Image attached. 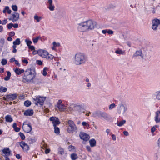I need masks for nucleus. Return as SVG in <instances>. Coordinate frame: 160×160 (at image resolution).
Masks as SVG:
<instances>
[{"label": "nucleus", "instance_id": "1", "mask_svg": "<svg viewBox=\"0 0 160 160\" xmlns=\"http://www.w3.org/2000/svg\"><path fill=\"white\" fill-rule=\"evenodd\" d=\"M97 25L96 22L89 20L78 23V29L80 32H88L93 30L96 27Z\"/></svg>", "mask_w": 160, "mask_h": 160}, {"label": "nucleus", "instance_id": "2", "mask_svg": "<svg viewBox=\"0 0 160 160\" xmlns=\"http://www.w3.org/2000/svg\"><path fill=\"white\" fill-rule=\"evenodd\" d=\"M35 71L33 68L27 69L24 73L23 77V81L24 82H30L33 80L35 77Z\"/></svg>", "mask_w": 160, "mask_h": 160}, {"label": "nucleus", "instance_id": "3", "mask_svg": "<svg viewBox=\"0 0 160 160\" xmlns=\"http://www.w3.org/2000/svg\"><path fill=\"white\" fill-rule=\"evenodd\" d=\"M87 61V57L83 53H78L75 56L74 63L77 65L84 64Z\"/></svg>", "mask_w": 160, "mask_h": 160}, {"label": "nucleus", "instance_id": "4", "mask_svg": "<svg viewBox=\"0 0 160 160\" xmlns=\"http://www.w3.org/2000/svg\"><path fill=\"white\" fill-rule=\"evenodd\" d=\"M92 116L94 117L97 116L99 118L107 121H110L112 119V118L110 115L104 112L101 111H97L93 112Z\"/></svg>", "mask_w": 160, "mask_h": 160}, {"label": "nucleus", "instance_id": "5", "mask_svg": "<svg viewBox=\"0 0 160 160\" xmlns=\"http://www.w3.org/2000/svg\"><path fill=\"white\" fill-rule=\"evenodd\" d=\"M67 123L68 125L67 129V132L70 133H72L74 132H76L77 128L74 122L72 120H69Z\"/></svg>", "mask_w": 160, "mask_h": 160}, {"label": "nucleus", "instance_id": "6", "mask_svg": "<svg viewBox=\"0 0 160 160\" xmlns=\"http://www.w3.org/2000/svg\"><path fill=\"white\" fill-rule=\"evenodd\" d=\"M128 110L126 105L122 103L118 104L117 108L118 112L119 114H123Z\"/></svg>", "mask_w": 160, "mask_h": 160}, {"label": "nucleus", "instance_id": "7", "mask_svg": "<svg viewBox=\"0 0 160 160\" xmlns=\"http://www.w3.org/2000/svg\"><path fill=\"white\" fill-rule=\"evenodd\" d=\"M46 99V97H41L38 96L36 98H34L33 100L35 101V103L36 105H38V104L42 106L44 103V102Z\"/></svg>", "mask_w": 160, "mask_h": 160}, {"label": "nucleus", "instance_id": "8", "mask_svg": "<svg viewBox=\"0 0 160 160\" xmlns=\"http://www.w3.org/2000/svg\"><path fill=\"white\" fill-rule=\"evenodd\" d=\"M152 28L154 30H156L158 26L160 24V20L156 18H155L152 20Z\"/></svg>", "mask_w": 160, "mask_h": 160}, {"label": "nucleus", "instance_id": "9", "mask_svg": "<svg viewBox=\"0 0 160 160\" xmlns=\"http://www.w3.org/2000/svg\"><path fill=\"white\" fill-rule=\"evenodd\" d=\"M22 128L24 132L27 133L30 132L32 129V126L30 124H23Z\"/></svg>", "mask_w": 160, "mask_h": 160}, {"label": "nucleus", "instance_id": "10", "mask_svg": "<svg viewBox=\"0 0 160 160\" xmlns=\"http://www.w3.org/2000/svg\"><path fill=\"white\" fill-rule=\"evenodd\" d=\"M19 18V14L18 13H13L12 16L9 18V20H12L13 22L17 21Z\"/></svg>", "mask_w": 160, "mask_h": 160}, {"label": "nucleus", "instance_id": "11", "mask_svg": "<svg viewBox=\"0 0 160 160\" xmlns=\"http://www.w3.org/2000/svg\"><path fill=\"white\" fill-rule=\"evenodd\" d=\"M84 109V105L82 104L81 105H75L73 108V110L75 111L80 113L82 110Z\"/></svg>", "mask_w": 160, "mask_h": 160}, {"label": "nucleus", "instance_id": "12", "mask_svg": "<svg viewBox=\"0 0 160 160\" xmlns=\"http://www.w3.org/2000/svg\"><path fill=\"white\" fill-rule=\"evenodd\" d=\"M79 137L81 139L85 141H88L89 138V136L88 135L82 132H80Z\"/></svg>", "mask_w": 160, "mask_h": 160}, {"label": "nucleus", "instance_id": "13", "mask_svg": "<svg viewBox=\"0 0 160 160\" xmlns=\"http://www.w3.org/2000/svg\"><path fill=\"white\" fill-rule=\"evenodd\" d=\"M49 120L50 121L52 122L53 126H56L57 125L59 124L60 123L59 119L56 117H51Z\"/></svg>", "mask_w": 160, "mask_h": 160}, {"label": "nucleus", "instance_id": "14", "mask_svg": "<svg viewBox=\"0 0 160 160\" xmlns=\"http://www.w3.org/2000/svg\"><path fill=\"white\" fill-rule=\"evenodd\" d=\"M18 143L19 144L20 147L24 151H27L29 149V146L23 141H22L19 143L18 142Z\"/></svg>", "mask_w": 160, "mask_h": 160}, {"label": "nucleus", "instance_id": "15", "mask_svg": "<svg viewBox=\"0 0 160 160\" xmlns=\"http://www.w3.org/2000/svg\"><path fill=\"white\" fill-rule=\"evenodd\" d=\"M152 98L154 100H160V90L155 92L152 96Z\"/></svg>", "mask_w": 160, "mask_h": 160}, {"label": "nucleus", "instance_id": "16", "mask_svg": "<svg viewBox=\"0 0 160 160\" xmlns=\"http://www.w3.org/2000/svg\"><path fill=\"white\" fill-rule=\"evenodd\" d=\"M38 52L39 56L45 58L48 54V52L46 50L41 49L38 50Z\"/></svg>", "mask_w": 160, "mask_h": 160}, {"label": "nucleus", "instance_id": "17", "mask_svg": "<svg viewBox=\"0 0 160 160\" xmlns=\"http://www.w3.org/2000/svg\"><path fill=\"white\" fill-rule=\"evenodd\" d=\"M17 96L16 94H13L11 95H8L6 96V99L8 101L14 100L17 97Z\"/></svg>", "mask_w": 160, "mask_h": 160}, {"label": "nucleus", "instance_id": "18", "mask_svg": "<svg viewBox=\"0 0 160 160\" xmlns=\"http://www.w3.org/2000/svg\"><path fill=\"white\" fill-rule=\"evenodd\" d=\"M140 56L142 58H143V55L142 53V50H139L136 51L133 55V57Z\"/></svg>", "mask_w": 160, "mask_h": 160}, {"label": "nucleus", "instance_id": "19", "mask_svg": "<svg viewBox=\"0 0 160 160\" xmlns=\"http://www.w3.org/2000/svg\"><path fill=\"white\" fill-rule=\"evenodd\" d=\"M33 113L32 109H28L25 111L23 114L25 116H32L33 115Z\"/></svg>", "mask_w": 160, "mask_h": 160}, {"label": "nucleus", "instance_id": "20", "mask_svg": "<svg viewBox=\"0 0 160 160\" xmlns=\"http://www.w3.org/2000/svg\"><path fill=\"white\" fill-rule=\"evenodd\" d=\"M155 120L157 123L160 122V114L158 111H157L155 112Z\"/></svg>", "mask_w": 160, "mask_h": 160}, {"label": "nucleus", "instance_id": "21", "mask_svg": "<svg viewBox=\"0 0 160 160\" xmlns=\"http://www.w3.org/2000/svg\"><path fill=\"white\" fill-rule=\"evenodd\" d=\"M10 152L11 151L8 148H5L2 150L3 153L5 154V156H8L10 155Z\"/></svg>", "mask_w": 160, "mask_h": 160}, {"label": "nucleus", "instance_id": "22", "mask_svg": "<svg viewBox=\"0 0 160 160\" xmlns=\"http://www.w3.org/2000/svg\"><path fill=\"white\" fill-rule=\"evenodd\" d=\"M89 142L91 147H94L96 145V142L94 139H92L90 140Z\"/></svg>", "mask_w": 160, "mask_h": 160}, {"label": "nucleus", "instance_id": "23", "mask_svg": "<svg viewBox=\"0 0 160 160\" xmlns=\"http://www.w3.org/2000/svg\"><path fill=\"white\" fill-rule=\"evenodd\" d=\"M14 71L17 74L20 75L24 72V70L23 69L21 70L19 68H16L14 70Z\"/></svg>", "mask_w": 160, "mask_h": 160}, {"label": "nucleus", "instance_id": "24", "mask_svg": "<svg viewBox=\"0 0 160 160\" xmlns=\"http://www.w3.org/2000/svg\"><path fill=\"white\" fill-rule=\"evenodd\" d=\"M5 119L6 121L8 122H12L13 121L12 118L11 117V115H6L5 117Z\"/></svg>", "mask_w": 160, "mask_h": 160}, {"label": "nucleus", "instance_id": "25", "mask_svg": "<svg viewBox=\"0 0 160 160\" xmlns=\"http://www.w3.org/2000/svg\"><path fill=\"white\" fill-rule=\"evenodd\" d=\"M7 76L4 78V80L6 81H8L10 79L11 76V73L10 72L8 71L7 72Z\"/></svg>", "mask_w": 160, "mask_h": 160}, {"label": "nucleus", "instance_id": "26", "mask_svg": "<svg viewBox=\"0 0 160 160\" xmlns=\"http://www.w3.org/2000/svg\"><path fill=\"white\" fill-rule=\"evenodd\" d=\"M65 106L64 104H62L57 106L58 108L61 111H64L65 110Z\"/></svg>", "mask_w": 160, "mask_h": 160}, {"label": "nucleus", "instance_id": "27", "mask_svg": "<svg viewBox=\"0 0 160 160\" xmlns=\"http://www.w3.org/2000/svg\"><path fill=\"white\" fill-rule=\"evenodd\" d=\"M54 58V56L52 55L49 54L48 52V54L46 55V57L45 58H46L47 60H52Z\"/></svg>", "mask_w": 160, "mask_h": 160}, {"label": "nucleus", "instance_id": "28", "mask_svg": "<svg viewBox=\"0 0 160 160\" xmlns=\"http://www.w3.org/2000/svg\"><path fill=\"white\" fill-rule=\"evenodd\" d=\"M115 53L117 54L123 55L124 54L125 52L122 50L118 48L115 51Z\"/></svg>", "mask_w": 160, "mask_h": 160}, {"label": "nucleus", "instance_id": "29", "mask_svg": "<svg viewBox=\"0 0 160 160\" xmlns=\"http://www.w3.org/2000/svg\"><path fill=\"white\" fill-rule=\"evenodd\" d=\"M126 122V121L125 120H123L120 122H117L116 124L118 126L121 127Z\"/></svg>", "mask_w": 160, "mask_h": 160}, {"label": "nucleus", "instance_id": "30", "mask_svg": "<svg viewBox=\"0 0 160 160\" xmlns=\"http://www.w3.org/2000/svg\"><path fill=\"white\" fill-rule=\"evenodd\" d=\"M58 153L61 154L63 155L64 153V149L61 147H59L58 149Z\"/></svg>", "mask_w": 160, "mask_h": 160}, {"label": "nucleus", "instance_id": "31", "mask_svg": "<svg viewBox=\"0 0 160 160\" xmlns=\"http://www.w3.org/2000/svg\"><path fill=\"white\" fill-rule=\"evenodd\" d=\"M21 43L20 39L19 38H17L15 41H14L13 42V44L15 45H19Z\"/></svg>", "mask_w": 160, "mask_h": 160}, {"label": "nucleus", "instance_id": "32", "mask_svg": "<svg viewBox=\"0 0 160 160\" xmlns=\"http://www.w3.org/2000/svg\"><path fill=\"white\" fill-rule=\"evenodd\" d=\"M71 158L72 160H75L78 157L77 154L73 153L71 155Z\"/></svg>", "mask_w": 160, "mask_h": 160}, {"label": "nucleus", "instance_id": "33", "mask_svg": "<svg viewBox=\"0 0 160 160\" xmlns=\"http://www.w3.org/2000/svg\"><path fill=\"white\" fill-rule=\"evenodd\" d=\"M31 102L29 100H27L25 101L24 102V105L27 107L31 105Z\"/></svg>", "mask_w": 160, "mask_h": 160}, {"label": "nucleus", "instance_id": "34", "mask_svg": "<svg viewBox=\"0 0 160 160\" xmlns=\"http://www.w3.org/2000/svg\"><path fill=\"white\" fill-rule=\"evenodd\" d=\"M34 18L35 20H37L38 22H40V20L42 19V17H39L37 15H35L34 17Z\"/></svg>", "mask_w": 160, "mask_h": 160}, {"label": "nucleus", "instance_id": "35", "mask_svg": "<svg viewBox=\"0 0 160 160\" xmlns=\"http://www.w3.org/2000/svg\"><path fill=\"white\" fill-rule=\"evenodd\" d=\"M7 91V88L6 87H3V86H1L0 87V92H5Z\"/></svg>", "mask_w": 160, "mask_h": 160}, {"label": "nucleus", "instance_id": "36", "mask_svg": "<svg viewBox=\"0 0 160 160\" xmlns=\"http://www.w3.org/2000/svg\"><path fill=\"white\" fill-rule=\"evenodd\" d=\"M54 132L57 134H58L60 132L59 128L56 126H54Z\"/></svg>", "mask_w": 160, "mask_h": 160}, {"label": "nucleus", "instance_id": "37", "mask_svg": "<svg viewBox=\"0 0 160 160\" xmlns=\"http://www.w3.org/2000/svg\"><path fill=\"white\" fill-rule=\"evenodd\" d=\"M19 134L22 140H23L25 139V137L23 133L21 132H20L19 133Z\"/></svg>", "mask_w": 160, "mask_h": 160}, {"label": "nucleus", "instance_id": "38", "mask_svg": "<svg viewBox=\"0 0 160 160\" xmlns=\"http://www.w3.org/2000/svg\"><path fill=\"white\" fill-rule=\"evenodd\" d=\"M25 42L26 43L27 45L28 46H30L32 43V42L31 41L27 39L25 40Z\"/></svg>", "mask_w": 160, "mask_h": 160}, {"label": "nucleus", "instance_id": "39", "mask_svg": "<svg viewBox=\"0 0 160 160\" xmlns=\"http://www.w3.org/2000/svg\"><path fill=\"white\" fill-rule=\"evenodd\" d=\"M54 6L52 5V4L49 5L48 6V8L51 11H53L54 9Z\"/></svg>", "mask_w": 160, "mask_h": 160}, {"label": "nucleus", "instance_id": "40", "mask_svg": "<svg viewBox=\"0 0 160 160\" xmlns=\"http://www.w3.org/2000/svg\"><path fill=\"white\" fill-rule=\"evenodd\" d=\"M116 105L114 103H112L109 105L108 108L109 110H111L115 108Z\"/></svg>", "mask_w": 160, "mask_h": 160}, {"label": "nucleus", "instance_id": "41", "mask_svg": "<svg viewBox=\"0 0 160 160\" xmlns=\"http://www.w3.org/2000/svg\"><path fill=\"white\" fill-rule=\"evenodd\" d=\"M7 60L5 59H2L1 61V63L3 65H5L7 64Z\"/></svg>", "mask_w": 160, "mask_h": 160}, {"label": "nucleus", "instance_id": "42", "mask_svg": "<svg viewBox=\"0 0 160 160\" xmlns=\"http://www.w3.org/2000/svg\"><path fill=\"white\" fill-rule=\"evenodd\" d=\"M12 9L14 11H16L18 10V7L16 5H13L12 6Z\"/></svg>", "mask_w": 160, "mask_h": 160}, {"label": "nucleus", "instance_id": "43", "mask_svg": "<svg viewBox=\"0 0 160 160\" xmlns=\"http://www.w3.org/2000/svg\"><path fill=\"white\" fill-rule=\"evenodd\" d=\"M48 69L47 68H45L43 70L42 72V74L43 76H45L47 75V72H46V70Z\"/></svg>", "mask_w": 160, "mask_h": 160}, {"label": "nucleus", "instance_id": "44", "mask_svg": "<svg viewBox=\"0 0 160 160\" xmlns=\"http://www.w3.org/2000/svg\"><path fill=\"white\" fill-rule=\"evenodd\" d=\"M52 44L54 47L59 46L60 44L59 43H56L55 42H53Z\"/></svg>", "mask_w": 160, "mask_h": 160}, {"label": "nucleus", "instance_id": "45", "mask_svg": "<svg viewBox=\"0 0 160 160\" xmlns=\"http://www.w3.org/2000/svg\"><path fill=\"white\" fill-rule=\"evenodd\" d=\"M36 63L39 65H41L43 63L42 61L40 60H37Z\"/></svg>", "mask_w": 160, "mask_h": 160}, {"label": "nucleus", "instance_id": "46", "mask_svg": "<svg viewBox=\"0 0 160 160\" xmlns=\"http://www.w3.org/2000/svg\"><path fill=\"white\" fill-rule=\"evenodd\" d=\"M82 124L83 126H85L86 127H88L89 126V124L85 122H82Z\"/></svg>", "mask_w": 160, "mask_h": 160}, {"label": "nucleus", "instance_id": "47", "mask_svg": "<svg viewBox=\"0 0 160 160\" xmlns=\"http://www.w3.org/2000/svg\"><path fill=\"white\" fill-rule=\"evenodd\" d=\"M8 28V29L11 28L13 26V24L12 23H10L7 25Z\"/></svg>", "mask_w": 160, "mask_h": 160}, {"label": "nucleus", "instance_id": "48", "mask_svg": "<svg viewBox=\"0 0 160 160\" xmlns=\"http://www.w3.org/2000/svg\"><path fill=\"white\" fill-rule=\"evenodd\" d=\"M68 149L69 151H71L72 150L74 149V147L72 145H70L68 146Z\"/></svg>", "mask_w": 160, "mask_h": 160}, {"label": "nucleus", "instance_id": "49", "mask_svg": "<svg viewBox=\"0 0 160 160\" xmlns=\"http://www.w3.org/2000/svg\"><path fill=\"white\" fill-rule=\"evenodd\" d=\"M15 35V33L13 31L9 33V35L11 37L14 36Z\"/></svg>", "mask_w": 160, "mask_h": 160}, {"label": "nucleus", "instance_id": "50", "mask_svg": "<svg viewBox=\"0 0 160 160\" xmlns=\"http://www.w3.org/2000/svg\"><path fill=\"white\" fill-rule=\"evenodd\" d=\"M107 33H108L109 34H112L113 33V32L110 29H107Z\"/></svg>", "mask_w": 160, "mask_h": 160}, {"label": "nucleus", "instance_id": "51", "mask_svg": "<svg viewBox=\"0 0 160 160\" xmlns=\"http://www.w3.org/2000/svg\"><path fill=\"white\" fill-rule=\"evenodd\" d=\"M28 47V48L29 49H31L32 50H35V47L33 46L30 45Z\"/></svg>", "mask_w": 160, "mask_h": 160}, {"label": "nucleus", "instance_id": "52", "mask_svg": "<svg viewBox=\"0 0 160 160\" xmlns=\"http://www.w3.org/2000/svg\"><path fill=\"white\" fill-rule=\"evenodd\" d=\"M156 128L154 127H152L151 129V132L153 133L156 130Z\"/></svg>", "mask_w": 160, "mask_h": 160}, {"label": "nucleus", "instance_id": "53", "mask_svg": "<svg viewBox=\"0 0 160 160\" xmlns=\"http://www.w3.org/2000/svg\"><path fill=\"white\" fill-rule=\"evenodd\" d=\"M7 19H4L3 21L2 22L1 24H2V25H5L7 23Z\"/></svg>", "mask_w": 160, "mask_h": 160}, {"label": "nucleus", "instance_id": "54", "mask_svg": "<svg viewBox=\"0 0 160 160\" xmlns=\"http://www.w3.org/2000/svg\"><path fill=\"white\" fill-rule=\"evenodd\" d=\"M14 130L17 132H19L20 130V128H19L17 127L14 128Z\"/></svg>", "mask_w": 160, "mask_h": 160}, {"label": "nucleus", "instance_id": "55", "mask_svg": "<svg viewBox=\"0 0 160 160\" xmlns=\"http://www.w3.org/2000/svg\"><path fill=\"white\" fill-rule=\"evenodd\" d=\"M123 133L124 135L126 136H128L129 135L128 132L127 131H123Z\"/></svg>", "mask_w": 160, "mask_h": 160}, {"label": "nucleus", "instance_id": "56", "mask_svg": "<svg viewBox=\"0 0 160 160\" xmlns=\"http://www.w3.org/2000/svg\"><path fill=\"white\" fill-rule=\"evenodd\" d=\"M86 148L87 150L89 152L91 151V147H90V146H86Z\"/></svg>", "mask_w": 160, "mask_h": 160}, {"label": "nucleus", "instance_id": "57", "mask_svg": "<svg viewBox=\"0 0 160 160\" xmlns=\"http://www.w3.org/2000/svg\"><path fill=\"white\" fill-rule=\"evenodd\" d=\"M15 59L14 58H12L10 60V62H15Z\"/></svg>", "mask_w": 160, "mask_h": 160}, {"label": "nucleus", "instance_id": "58", "mask_svg": "<svg viewBox=\"0 0 160 160\" xmlns=\"http://www.w3.org/2000/svg\"><path fill=\"white\" fill-rule=\"evenodd\" d=\"M50 149H46L45 150V153L46 154L49 153Z\"/></svg>", "mask_w": 160, "mask_h": 160}, {"label": "nucleus", "instance_id": "59", "mask_svg": "<svg viewBox=\"0 0 160 160\" xmlns=\"http://www.w3.org/2000/svg\"><path fill=\"white\" fill-rule=\"evenodd\" d=\"M38 40L37 39V38H33V41L34 43H37L38 41Z\"/></svg>", "mask_w": 160, "mask_h": 160}, {"label": "nucleus", "instance_id": "60", "mask_svg": "<svg viewBox=\"0 0 160 160\" xmlns=\"http://www.w3.org/2000/svg\"><path fill=\"white\" fill-rule=\"evenodd\" d=\"M62 101L61 100H59L57 103V106L62 104Z\"/></svg>", "mask_w": 160, "mask_h": 160}, {"label": "nucleus", "instance_id": "61", "mask_svg": "<svg viewBox=\"0 0 160 160\" xmlns=\"http://www.w3.org/2000/svg\"><path fill=\"white\" fill-rule=\"evenodd\" d=\"M112 138L113 139V140L114 141L116 140V136L115 135H114V134L112 135Z\"/></svg>", "mask_w": 160, "mask_h": 160}, {"label": "nucleus", "instance_id": "62", "mask_svg": "<svg viewBox=\"0 0 160 160\" xmlns=\"http://www.w3.org/2000/svg\"><path fill=\"white\" fill-rule=\"evenodd\" d=\"M15 63L17 66H20V64L18 62L17 60H15Z\"/></svg>", "mask_w": 160, "mask_h": 160}, {"label": "nucleus", "instance_id": "63", "mask_svg": "<svg viewBox=\"0 0 160 160\" xmlns=\"http://www.w3.org/2000/svg\"><path fill=\"white\" fill-rule=\"evenodd\" d=\"M13 27L14 28H18V24H14V25L13 24Z\"/></svg>", "mask_w": 160, "mask_h": 160}, {"label": "nucleus", "instance_id": "64", "mask_svg": "<svg viewBox=\"0 0 160 160\" xmlns=\"http://www.w3.org/2000/svg\"><path fill=\"white\" fill-rule=\"evenodd\" d=\"M16 158L18 159H20L21 158V156L19 154H16Z\"/></svg>", "mask_w": 160, "mask_h": 160}]
</instances>
